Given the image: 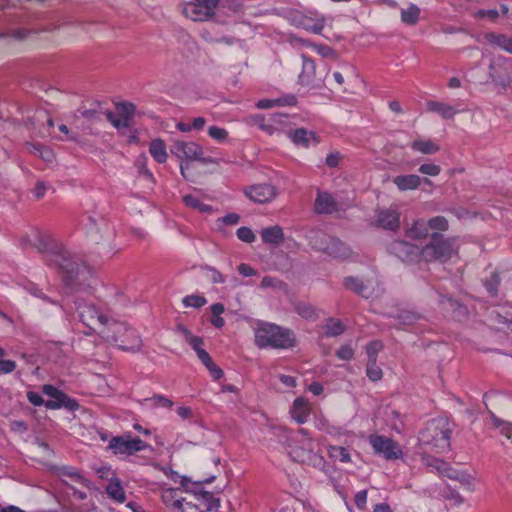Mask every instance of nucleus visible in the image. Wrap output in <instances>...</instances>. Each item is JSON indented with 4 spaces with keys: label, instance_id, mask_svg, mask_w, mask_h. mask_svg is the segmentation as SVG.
I'll return each instance as SVG.
<instances>
[{
    "label": "nucleus",
    "instance_id": "49",
    "mask_svg": "<svg viewBox=\"0 0 512 512\" xmlns=\"http://www.w3.org/2000/svg\"><path fill=\"white\" fill-rule=\"evenodd\" d=\"M208 135L218 142H224L228 137V131L218 126L208 128Z\"/></svg>",
    "mask_w": 512,
    "mask_h": 512
},
{
    "label": "nucleus",
    "instance_id": "53",
    "mask_svg": "<svg viewBox=\"0 0 512 512\" xmlns=\"http://www.w3.org/2000/svg\"><path fill=\"white\" fill-rule=\"evenodd\" d=\"M336 356L341 360L350 361L354 357V349L349 344L342 345L336 351Z\"/></svg>",
    "mask_w": 512,
    "mask_h": 512
},
{
    "label": "nucleus",
    "instance_id": "63",
    "mask_svg": "<svg viewBox=\"0 0 512 512\" xmlns=\"http://www.w3.org/2000/svg\"><path fill=\"white\" fill-rule=\"evenodd\" d=\"M186 342L194 349L196 354L198 353V351L203 350L202 346H203L204 342L201 337H198V336L189 337V340Z\"/></svg>",
    "mask_w": 512,
    "mask_h": 512
},
{
    "label": "nucleus",
    "instance_id": "62",
    "mask_svg": "<svg viewBox=\"0 0 512 512\" xmlns=\"http://www.w3.org/2000/svg\"><path fill=\"white\" fill-rule=\"evenodd\" d=\"M367 501V490H361L355 495V504L359 509H364Z\"/></svg>",
    "mask_w": 512,
    "mask_h": 512
},
{
    "label": "nucleus",
    "instance_id": "46",
    "mask_svg": "<svg viewBox=\"0 0 512 512\" xmlns=\"http://www.w3.org/2000/svg\"><path fill=\"white\" fill-rule=\"evenodd\" d=\"M428 230L446 231L448 229V221L443 216H436L427 222Z\"/></svg>",
    "mask_w": 512,
    "mask_h": 512
},
{
    "label": "nucleus",
    "instance_id": "64",
    "mask_svg": "<svg viewBox=\"0 0 512 512\" xmlns=\"http://www.w3.org/2000/svg\"><path fill=\"white\" fill-rule=\"evenodd\" d=\"M238 272L244 277L254 276L257 273L254 268L246 263H242L238 266Z\"/></svg>",
    "mask_w": 512,
    "mask_h": 512
},
{
    "label": "nucleus",
    "instance_id": "33",
    "mask_svg": "<svg viewBox=\"0 0 512 512\" xmlns=\"http://www.w3.org/2000/svg\"><path fill=\"white\" fill-rule=\"evenodd\" d=\"M294 311L303 319L314 321L318 318L316 309L308 302L297 301L293 303Z\"/></svg>",
    "mask_w": 512,
    "mask_h": 512
},
{
    "label": "nucleus",
    "instance_id": "43",
    "mask_svg": "<svg viewBox=\"0 0 512 512\" xmlns=\"http://www.w3.org/2000/svg\"><path fill=\"white\" fill-rule=\"evenodd\" d=\"M384 345L380 340H373L366 346V354L368 357V361H377V355L380 351H382Z\"/></svg>",
    "mask_w": 512,
    "mask_h": 512
},
{
    "label": "nucleus",
    "instance_id": "16",
    "mask_svg": "<svg viewBox=\"0 0 512 512\" xmlns=\"http://www.w3.org/2000/svg\"><path fill=\"white\" fill-rule=\"evenodd\" d=\"M389 249L392 254L405 262L414 261L421 255V250L417 246L403 240L392 242Z\"/></svg>",
    "mask_w": 512,
    "mask_h": 512
},
{
    "label": "nucleus",
    "instance_id": "45",
    "mask_svg": "<svg viewBox=\"0 0 512 512\" xmlns=\"http://www.w3.org/2000/svg\"><path fill=\"white\" fill-rule=\"evenodd\" d=\"M366 375L371 381L376 382L381 380L383 372L382 369L377 366L376 361H368Z\"/></svg>",
    "mask_w": 512,
    "mask_h": 512
},
{
    "label": "nucleus",
    "instance_id": "25",
    "mask_svg": "<svg viewBox=\"0 0 512 512\" xmlns=\"http://www.w3.org/2000/svg\"><path fill=\"white\" fill-rule=\"evenodd\" d=\"M485 40L500 49L512 53V37L502 33L488 32L484 35Z\"/></svg>",
    "mask_w": 512,
    "mask_h": 512
},
{
    "label": "nucleus",
    "instance_id": "41",
    "mask_svg": "<svg viewBox=\"0 0 512 512\" xmlns=\"http://www.w3.org/2000/svg\"><path fill=\"white\" fill-rule=\"evenodd\" d=\"M105 115L107 120L119 131L128 129L131 126V122L127 120V117H121L112 111H107Z\"/></svg>",
    "mask_w": 512,
    "mask_h": 512
},
{
    "label": "nucleus",
    "instance_id": "42",
    "mask_svg": "<svg viewBox=\"0 0 512 512\" xmlns=\"http://www.w3.org/2000/svg\"><path fill=\"white\" fill-rule=\"evenodd\" d=\"M183 202L186 206L197 209L200 212H210L212 210L209 205L202 203L197 197L190 194L183 197Z\"/></svg>",
    "mask_w": 512,
    "mask_h": 512
},
{
    "label": "nucleus",
    "instance_id": "61",
    "mask_svg": "<svg viewBox=\"0 0 512 512\" xmlns=\"http://www.w3.org/2000/svg\"><path fill=\"white\" fill-rule=\"evenodd\" d=\"M27 399L34 406L45 405V402H46V401H44V399L42 398V396L40 394L33 392V391L27 392Z\"/></svg>",
    "mask_w": 512,
    "mask_h": 512
},
{
    "label": "nucleus",
    "instance_id": "35",
    "mask_svg": "<svg viewBox=\"0 0 512 512\" xmlns=\"http://www.w3.org/2000/svg\"><path fill=\"white\" fill-rule=\"evenodd\" d=\"M421 10L415 4H410L406 9L401 10V21L409 26H415L420 19Z\"/></svg>",
    "mask_w": 512,
    "mask_h": 512
},
{
    "label": "nucleus",
    "instance_id": "22",
    "mask_svg": "<svg viewBox=\"0 0 512 512\" xmlns=\"http://www.w3.org/2000/svg\"><path fill=\"white\" fill-rule=\"evenodd\" d=\"M392 181L400 191L415 190L422 183V179L415 174L398 175ZM423 182L431 184V181L427 178L423 179Z\"/></svg>",
    "mask_w": 512,
    "mask_h": 512
},
{
    "label": "nucleus",
    "instance_id": "56",
    "mask_svg": "<svg viewBox=\"0 0 512 512\" xmlns=\"http://www.w3.org/2000/svg\"><path fill=\"white\" fill-rule=\"evenodd\" d=\"M205 270L209 273L210 280L215 284H222L225 282V276L218 271L216 268L211 266H206Z\"/></svg>",
    "mask_w": 512,
    "mask_h": 512
},
{
    "label": "nucleus",
    "instance_id": "15",
    "mask_svg": "<svg viewBox=\"0 0 512 512\" xmlns=\"http://www.w3.org/2000/svg\"><path fill=\"white\" fill-rule=\"evenodd\" d=\"M287 117L283 114H271L267 119L261 114L253 115L248 118V123L257 126L268 135H274L280 131V127L286 123Z\"/></svg>",
    "mask_w": 512,
    "mask_h": 512
},
{
    "label": "nucleus",
    "instance_id": "37",
    "mask_svg": "<svg viewBox=\"0 0 512 512\" xmlns=\"http://www.w3.org/2000/svg\"><path fill=\"white\" fill-rule=\"evenodd\" d=\"M411 148L422 154H435L440 150V147L430 139H417L412 142Z\"/></svg>",
    "mask_w": 512,
    "mask_h": 512
},
{
    "label": "nucleus",
    "instance_id": "38",
    "mask_svg": "<svg viewBox=\"0 0 512 512\" xmlns=\"http://www.w3.org/2000/svg\"><path fill=\"white\" fill-rule=\"evenodd\" d=\"M324 330L327 337H336L343 334L346 327L340 319L328 318L324 325Z\"/></svg>",
    "mask_w": 512,
    "mask_h": 512
},
{
    "label": "nucleus",
    "instance_id": "26",
    "mask_svg": "<svg viewBox=\"0 0 512 512\" xmlns=\"http://www.w3.org/2000/svg\"><path fill=\"white\" fill-rule=\"evenodd\" d=\"M427 110L440 115L443 119H453L458 113L453 106L440 101H428Z\"/></svg>",
    "mask_w": 512,
    "mask_h": 512
},
{
    "label": "nucleus",
    "instance_id": "54",
    "mask_svg": "<svg viewBox=\"0 0 512 512\" xmlns=\"http://www.w3.org/2000/svg\"><path fill=\"white\" fill-rule=\"evenodd\" d=\"M418 171L424 175L437 176L440 174L441 168L439 165L433 163H425L420 165Z\"/></svg>",
    "mask_w": 512,
    "mask_h": 512
},
{
    "label": "nucleus",
    "instance_id": "3",
    "mask_svg": "<svg viewBox=\"0 0 512 512\" xmlns=\"http://www.w3.org/2000/svg\"><path fill=\"white\" fill-rule=\"evenodd\" d=\"M255 344L259 348L287 349L295 345L293 332L271 323H263L255 330Z\"/></svg>",
    "mask_w": 512,
    "mask_h": 512
},
{
    "label": "nucleus",
    "instance_id": "17",
    "mask_svg": "<svg viewBox=\"0 0 512 512\" xmlns=\"http://www.w3.org/2000/svg\"><path fill=\"white\" fill-rule=\"evenodd\" d=\"M375 225L382 229L397 231L400 228V213L391 208L378 210Z\"/></svg>",
    "mask_w": 512,
    "mask_h": 512
},
{
    "label": "nucleus",
    "instance_id": "32",
    "mask_svg": "<svg viewBox=\"0 0 512 512\" xmlns=\"http://www.w3.org/2000/svg\"><path fill=\"white\" fill-rule=\"evenodd\" d=\"M106 493L117 503H123L126 500V494L119 479L109 481L106 487Z\"/></svg>",
    "mask_w": 512,
    "mask_h": 512
},
{
    "label": "nucleus",
    "instance_id": "34",
    "mask_svg": "<svg viewBox=\"0 0 512 512\" xmlns=\"http://www.w3.org/2000/svg\"><path fill=\"white\" fill-rule=\"evenodd\" d=\"M296 102H297L296 97L293 95H290L285 98H279V99H274V100L262 99L256 103V106L259 109H269L274 106H285V105L294 106L296 104Z\"/></svg>",
    "mask_w": 512,
    "mask_h": 512
},
{
    "label": "nucleus",
    "instance_id": "60",
    "mask_svg": "<svg viewBox=\"0 0 512 512\" xmlns=\"http://www.w3.org/2000/svg\"><path fill=\"white\" fill-rule=\"evenodd\" d=\"M341 160V154L339 152H333L327 155L326 165L330 168H335L339 165Z\"/></svg>",
    "mask_w": 512,
    "mask_h": 512
},
{
    "label": "nucleus",
    "instance_id": "39",
    "mask_svg": "<svg viewBox=\"0 0 512 512\" xmlns=\"http://www.w3.org/2000/svg\"><path fill=\"white\" fill-rule=\"evenodd\" d=\"M59 475L68 477L72 481L82 484L83 486H89V481L74 467L64 466L59 469Z\"/></svg>",
    "mask_w": 512,
    "mask_h": 512
},
{
    "label": "nucleus",
    "instance_id": "24",
    "mask_svg": "<svg viewBox=\"0 0 512 512\" xmlns=\"http://www.w3.org/2000/svg\"><path fill=\"white\" fill-rule=\"evenodd\" d=\"M299 25L306 31L321 34L325 26V18L323 16L312 17L303 15L300 18Z\"/></svg>",
    "mask_w": 512,
    "mask_h": 512
},
{
    "label": "nucleus",
    "instance_id": "57",
    "mask_svg": "<svg viewBox=\"0 0 512 512\" xmlns=\"http://www.w3.org/2000/svg\"><path fill=\"white\" fill-rule=\"evenodd\" d=\"M398 318L403 325H411L416 322L420 316L411 311H403Z\"/></svg>",
    "mask_w": 512,
    "mask_h": 512
},
{
    "label": "nucleus",
    "instance_id": "48",
    "mask_svg": "<svg viewBox=\"0 0 512 512\" xmlns=\"http://www.w3.org/2000/svg\"><path fill=\"white\" fill-rule=\"evenodd\" d=\"M116 109V114H118L121 117H127V120L129 122H132V118L135 112V106L133 104H118Z\"/></svg>",
    "mask_w": 512,
    "mask_h": 512
},
{
    "label": "nucleus",
    "instance_id": "10",
    "mask_svg": "<svg viewBox=\"0 0 512 512\" xmlns=\"http://www.w3.org/2000/svg\"><path fill=\"white\" fill-rule=\"evenodd\" d=\"M42 392L51 398L45 402V407L47 409L54 410L64 408L68 411L74 412L79 408V404L75 399L69 397L66 393L53 385H43Z\"/></svg>",
    "mask_w": 512,
    "mask_h": 512
},
{
    "label": "nucleus",
    "instance_id": "14",
    "mask_svg": "<svg viewBox=\"0 0 512 512\" xmlns=\"http://www.w3.org/2000/svg\"><path fill=\"white\" fill-rule=\"evenodd\" d=\"M314 247L335 259H346L351 255V249L345 243L329 235H321L319 244L315 243Z\"/></svg>",
    "mask_w": 512,
    "mask_h": 512
},
{
    "label": "nucleus",
    "instance_id": "50",
    "mask_svg": "<svg viewBox=\"0 0 512 512\" xmlns=\"http://www.w3.org/2000/svg\"><path fill=\"white\" fill-rule=\"evenodd\" d=\"M136 165L141 175H143L145 178L149 180L154 179L153 174L147 168V157L145 155H141L138 157V159L136 160Z\"/></svg>",
    "mask_w": 512,
    "mask_h": 512
},
{
    "label": "nucleus",
    "instance_id": "28",
    "mask_svg": "<svg viewBox=\"0 0 512 512\" xmlns=\"http://www.w3.org/2000/svg\"><path fill=\"white\" fill-rule=\"evenodd\" d=\"M261 238L264 243L279 245L284 239L283 229L278 226H271L262 229Z\"/></svg>",
    "mask_w": 512,
    "mask_h": 512
},
{
    "label": "nucleus",
    "instance_id": "2",
    "mask_svg": "<svg viewBox=\"0 0 512 512\" xmlns=\"http://www.w3.org/2000/svg\"><path fill=\"white\" fill-rule=\"evenodd\" d=\"M451 432L450 424L446 419H433L421 430L419 441L422 445L442 453L450 449Z\"/></svg>",
    "mask_w": 512,
    "mask_h": 512
},
{
    "label": "nucleus",
    "instance_id": "59",
    "mask_svg": "<svg viewBox=\"0 0 512 512\" xmlns=\"http://www.w3.org/2000/svg\"><path fill=\"white\" fill-rule=\"evenodd\" d=\"M493 423L496 427H501V433L507 438H512V426L510 424L502 423L498 418L493 417Z\"/></svg>",
    "mask_w": 512,
    "mask_h": 512
},
{
    "label": "nucleus",
    "instance_id": "4",
    "mask_svg": "<svg viewBox=\"0 0 512 512\" xmlns=\"http://www.w3.org/2000/svg\"><path fill=\"white\" fill-rule=\"evenodd\" d=\"M99 334L106 339H111L124 351L136 352L141 348V338L125 323L112 320L107 331L100 330Z\"/></svg>",
    "mask_w": 512,
    "mask_h": 512
},
{
    "label": "nucleus",
    "instance_id": "5",
    "mask_svg": "<svg viewBox=\"0 0 512 512\" xmlns=\"http://www.w3.org/2000/svg\"><path fill=\"white\" fill-rule=\"evenodd\" d=\"M76 309L79 314L80 321L89 329L85 332L91 335L92 332H98L109 328L112 320H110L103 312L99 311L92 303L85 301H77Z\"/></svg>",
    "mask_w": 512,
    "mask_h": 512
},
{
    "label": "nucleus",
    "instance_id": "6",
    "mask_svg": "<svg viewBox=\"0 0 512 512\" xmlns=\"http://www.w3.org/2000/svg\"><path fill=\"white\" fill-rule=\"evenodd\" d=\"M456 252L457 249L452 239H445L442 235L433 233L430 243L421 249V256L427 262H446Z\"/></svg>",
    "mask_w": 512,
    "mask_h": 512
},
{
    "label": "nucleus",
    "instance_id": "52",
    "mask_svg": "<svg viewBox=\"0 0 512 512\" xmlns=\"http://www.w3.org/2000/svg\"><path fill=\"white\" fill-rule=\"evenodd\" d=\"M313 49L324 58H336V52L334 49L325 44H316L313 45Z\"/></svg>",
    "mask_w": 512,
    "mask_h": 512
},
{
    "label": "nucleus",
    "instance_id": "21",
    "mask_svg": "<svg viewBox=\"0 0 512 512\" xmlns=\"http://www.w3.org/2000/svg\"><path fill=\"white\" fill-rule=\"evenodd\" d=\"M287 134L294 144L304 148L309 147L312 143H319L318 136L314 132L308 131L305 128H298L293 131L291 130Z\"/></svg>",
    "mask_w": 512,
    "mask_h": 512
},
{
    "label": "nucleus",
    "instance_id": "18",
    "mask_svg": "<svg viewBox=\"0 0 512 512\" xmlns=\"http://www.w3.org/2000/svg\"><path fill=\"white\" fill-rule=\"evenodd\" d=\"M289 454L296 462H311L317 455L313 452V442L306 438L301 441L300 445L290 446Z\"/></svg>",
    "mask_w": 512,
    "mask_h": 512
},
{
    "label": "nucleus",
    "instance_id": "27",
    "mask_svg": "<svg viewBox=\"0 0 512 512\" xmlns=\"http://www.w3.org/2000/svg\"><path fill=\"white\" fill-rule=\"evenodd\" d=\"M183 493V490L180 488H166L162 490L161 498L162 501L167 506L173 507L176 510H178L182 503V500H184L185 498L182 496Z\"/></svg>",
    "mask_w": 512,
    "mask_h": 512
},
{
    "label": "nucleus",
    "instance_id": "11",
    "mask_svg": "<svg viewBox=\"0 0 512 512\" xmlns=\"http://www.w3.org/2000/svg\"><path fill=\"white\" fill-rule=\"evenodd\" d=\"M170 151L179 159L200 161L202 163H213L211 158H205L202 146L195 142L174 141Z\"/></svg>",
    "mask_w": 512,
    "mask_h": 512
},
{
    "label": "nucleus",
    "instance_id": "40",
    "mask_svg": "<svg viewBox=\"0 0 512 512\" xmlns=\"http://www.w3.org/2000/svg\"><path fill=\"white\" fill-rule=\"evenodd\" d=\"M211 324L216 328H222L225 325L224 318L221 317V314L224 313L225 307L222 303H215L211 305Z\"/></svg>",
    "mask_w": 512,
    "mask_h": 512
},
{
    "label": "nucleus",
    "instance_id": "20",
    "mask_svg": "<svg viewBox=\"0 0 512 512\" xmlns=\"http://www.w3.org/2000/svg\"><path fill=\"white\" fill-rule=\"evenodd\" d=\"M314 210L317 214H332L338 211V205L330 193L318 191Z\"/></svg>",
    "mask_w": 512,
    "mask_h": 512
},
{
    "label": "nucleus",
    "instance_id": "8",
    "mask_svg": "<svg viewBox=\"0 0 512 512\" xmlns=\"http://www.w3.org/2000/svg\"><path fill=\"white\" fill-rule=\"evenodd\" d=\"M219 500L210 492L189 494L182 500L178 512H217Z\"/></svg>",
    "mask_w": 512,
    "mask_h": 512
},
{
    "label": "nucleus",
    "instance_id": "29",
    "mask_svg": "<svg viewBox=\"0 0 512 512\" xmlns=\"http://www.w3.org/2000/svg\"><path fill=\"white\" fill-rule=\"evenodd\" d=\"M428 226L423 219L413 221L406 229V236L414 240H421L428 236Z\"/></svg>",
    "mask_w": 512,
    "mask_h": 512
},
{
    "label": "nucleus",
    "instance_id": "1",
    "mask_svg": "<svg viewBox=\"0 0 512 512\" xmlns=\"http://www.w3.org/2000/svg\"><path fill=\"white\" fill-rule=\"evenodd\" d=\"M33 245L44 255L48 266L57 269L66 286L74 284L78 264L72 259L70 252L49 233L34 230Z\"/></svg>",
    "mask_w": 512,
    "mask_h": 512
},
{
    "label": "nucleus",
    "instance_id": "9",
    "mask_svg": "<svg viewBox=\"0 0 512 512\" xmlns=\"http://www.w3.org/2000/svg\"><path fill=\"white\" fill-rule=\"evenodd\" d=\"M219 0H194L185 3L183 15L192 21H207L215 15Z\"/></svg>",
    "mask_w": 512,
    "mask_h": 512
},
{
    "label": "nucleus",
    "instance_id": "19",
    "mask_svg": "<svg viewBox=\"0 0 512 512\" xmlns=\"http://www.w3.org/2000/svg\"><path fill=\"white\" fill-rule=\"evenodd\" d=\"M245 193L254 202L266 203L275 198L276 189L270 184H258L249 187Z\"/></svg>",
    "mask_w": 512,
    "mask_h": 512
},
{
    "label": "nucleus",
    "instance_id": "51",
    "mask_svg": "<svg viewBox=\"0 0 512 512\" xmlns=\"http://www.w3.org/2000/svg\"><path fill=\"white\" fill-rule=\"evenodd\" d=\"M155 407L172 408L174 403L164 395H154L148 399Z\"/></svg>",
    "mask_w": 512,
    "mask_h": 512
},
{
    "label": "nucleus",
    "instance_id": "7",
    "mask_svg": "<svg viewBox=\"0 0 512 512\" xmlns=\"http://www.w3.org/2000/svg\"><path fill=\"white\" fill-rule=\"evenodd\" d=\"M302 71L299 74V82L305 86L318 87L328 74V67L324 61L317 64L312 58L305 54L301 55Z\"/></svg>",
    "mask_w": 512,
    "mask_h": 512
},
{
    "label": "nucleus",
    "instance_id": "13",
    "mask_svg": "<svg viewBox=\"0 0 512 512\" xmlns=\"http://www.w3.org/2000/svg\"><path fill=\"white\" fill-rule=\"evenodd\" d=\"M146 444L140 438H132L130 435L113 437L108 448L116 455L130 456L146 448Z\"/></svg>",
    "mask_w": 512,
    "mask_h": 512
},
{
    "label": "nucleus",
    "instance_id": "23",
    "mask_svg": "<svg viewBox=\"0 0 512 512\" xmlns=\"http://www.w3.org/2000/svg\"><path fill=\"white\" fill-rule=\"evenodd\" d=\"M310 413H311V407L309 405V402L305 398L298 397L294 400L293 409H292V417L297 423H299V424L305 423L307 421Z\"/></svg>",
    "mask_w": 512,
    "mask_h": 512
},
{
    "label": "nucleus",
    "instance_id": "47",
    "mask_svg": "<svg viewBox=\"0 0 512 512\" xmlns=\"http://www.w3.org/2000/svg\"><path fill=\"white\" fill-rule=\"evenodd\" d=\"M183 304L185 307L201 308L207 301L203 296L199 295H188L183 298Z\"/></svg>",
    "mask_w": 512,
    "mask_h": 512
},
{
    "label": "nucleus",
    "instance_id": "12",
    "mask_svg": "<svg viewBox=\"0 0 512 512\" xmlns=\"http://www.w3.org/2000/svg\"><path fill=\"white\" fill-rule=\"evenodd\" d=\"M369 443L375 453L382 455L386 460H397L403 456L400 445L393 439L384 435H371L369 437Z\"/></svg>",
    "mask_w": 512,
    "mask_h": 512
},
{
    "label": "nucleus",
    "instance_id": "44",
    "mask_svg": "<svg viewBox=\"0 0 512 512\" xmlns=\"http://www.w3.org/2000/svg\"><path fill=\"white\" fill-rule=\"evenodd\" d=\"M500 285V277L498 273L493 272L491 276L484 281V286L491 296H496Z\"/></svg>",
    "mask_w": 512,
    "mask_h": 512
},
{
    "label": "nucleus",
    "instance_id": "55",
    "mask_svg": "<svg viewBox=\"0 0 512 512\" xmlns=\"http://www.w3.org/2000/svg\"><path fill=\"white\" fill-rule=\"evenodd\" d=\"M237 237L246 243H252L256 236L253 231L248 227H240L236 232Z\"/></svg>",
    "mask_w": 512,
    "mask_h": 512
},
{
    "label": "nucleus",
    "instance_id": "31",
    "mask_svg": "<svg viewBox=\"0 0 512 512\" xmlns=\"http://www.w3.org/2000/svg\"><path fill=\"white\" fill-rule=\"evenodd\" d=\"M197 356L199 360L205 365V367L209 370L212 378L214 380H219L223 376V370L218 367L208 354L206 350L198 351Z\"/></svg>",
    "mask_w": 512,
    "mask_h": 512
},
{
    "label": "nucleus",
    "instance_id": "58",
    "mask_svg": "<svg viewBox=\"0 0 512 512\" xmlns=\"http://www.w3.org/2000/svg\"><path fill=\"white\" fill-rule=\"evenodd\" d=\"M16 368V362L13 360H0V375L9 374Z\"/></svg>",
    "mask_w": 512,
    "mask_h": 512
},
{
    "label": "nucleus",
    "instance_id": "36",
    "mask_svg": "<svg viewBox=\"0 0 512 512\" xmlns=\"http://www.w3.org/2000/svg\"><path fill=\"white\" fill-rule=\"evenodd\" d=\"M149 152L158 163H165L167 160L166 146L163 140L154 139L149 146Z\"/></svg>",
    "mask_w": 512,
    "mask_h": 512
},
{
    "label": "nucleus",
    "instance_id": "30",
    "mask_svg": "<svg viewBox=\"0 0 512 512\" xmlns=\"http://www.w3.org/2000/svg\"><path fill=\"white\" fill-rule=\"evenodd\" d=\"M343 285L347 290H350L365 298L369 297V294L367 293L368 285L356 277H345L343 280Z\"/></svg>",
    "mask_w": 512,
    "mask_h": 512
}]
</instances>
